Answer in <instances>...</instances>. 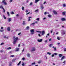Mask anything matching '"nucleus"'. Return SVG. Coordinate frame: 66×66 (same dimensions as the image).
<instances>
[{"mask_svg":"<svg viewBox=\"0 0 66 66\" xmlns=\"http://www.w3.org/2000/svg\"><path fill=\"white\" fill-rule=\"evenodd\" d=\"M8 21L9 22H10L11 21V20H12V19L11 18H8Z\"/></svg>","mask_w":66,"mask_h":66,"instance_id":"nucleus-10","label":"nucleus"},{"mask_svg":"<svg viewBox=\"0 0 66 66\" xmlns=\"http://www.w3.org/2000/svg\"><path fill=\"white\" fill-rule=\"evenodd\" d=\"M4 38H7V39H8V37H6V36H4Z\"/></svg>","mask_w":66,"mask_h":66,"instance_id":"nucleus-24","label":"nucleus"},{"mask_svg":"<svg viewBox=\"0 0 66 66\" xmlns=\"http://www.w3.org/2000/svg\"><path fill=\"white\" fill-rule=\"evenodd\" d=\"M10 57H14V55H11L10 56Z\"/></svg>","mask_w":66,"mask_h":66,"instance_id":"nucleus-40","label":"nucleus"},{"mask_svg":"<svg viewBox=\"0 0 66 66\" xmlns=\"http://www.w3.org/2000/svg\"><path fill=\"white\" fill-rule=\"evenodd\" d=\"M39 0H35V3H37V2L39 1Z\"/></svg>","mask_w":66,"mask_h":66,"instance_id":"nucleus-19","label":"nucleus"},{"mask_svg":"<svg viewBox=\"0 0 66 66\" xmlns=\"http://www.w3.org/2000/svg\"><path fill=\"white\" fill-rule=\"evenodd\" d=\"M22 10H24V7H22Z\"/></svg>","mask_w":66,"mask_h":66,"instance_id":"nucleus-45","label":"nucleus"},{"mask_svg":"<svg viewBox=\"0 0 66 66\" xmlns=\"http://www.w3.org/2000/svg\"><path fill=\"white\" fill-rule=\"evenodd\" d=\"M66 4H64L63 5V7H66Z\"/></svg>","mask_w":66,"mask_h":66,"instance_id":"nucleus-21","label":"nucleus"},{"mask_svg":"<svg viewBox=\"0 0 66 66\" xmlns=\"http://www.w3.org/2000/svg\"><path fill=\"white\" fill-rule=\"evenodd\" d=\"M36 20H38V21H39V18H37L36 19Z\"/></svg>","mask_w":66,"mask_h":66,"instance_id":"nucleus-34","label":"nucleus"},{"mask_svg":"<svg viewBox=\"0 0 66 66\" xmlns=\"http://www.w3.org/2000/svg\"><path fill=\"white\" fill-rule=\"evenodd\" d=\"M27 56L28 57H30V54H29V53H28L27 54Z\"/></svg>","mask_w":66,"mask_h":66,"instance_id":"nucleus-12","label":"nucleus"},{"mask_svg":"<svg viewBox=\"0 0 66 66\" xmlns=\"http://www.w3.org/2000/svg\"><path fill=\"white\" fill-rule=\"evenodd\" d=\"M36 32L39 33H42V32L40 31H37Z\"/></svg>","mask_w":66,"mask_h":66,"instance_id":"nucleus-26","label":"nucleus"},{"mask_svg":"<svg viewBox=\"0 0 66 66\" xmlns=\"http://www.w3.org/2000/svg\"><path fill=\"white\" fill-rule=\"evenodd\" d=\"M38 63H41V61H38Z\"/></svg>","mask_w":66,"mask_h":66,"instance_id":"nucleus-44","label":"nucleus"},{"mask_svg":"<svg viewBox=\"0 0 66 66\" xmlns=\"http://www.w3.org/2000/svg\"><path fill=\"white\" fill-rule=\"evenodd\" d=\"M32 3H31L30 4V5H32Z\"/></svg>","mask_w":66,"mask_h":66,"instance_id":"nucleus-58","label":"nucleus"},{"mask_svg":"<svg viewBox=\"0 0 66 66\" xmlns=\"http://www.w3.org/2000/svg\"><path fill=\"white\" fill-rule=\"evenodd\" d=\"M4 44V43H2L1 44V45H3Z\"/></svg>","mask_w":66,"mask_h":66,"instance_id":"nucleus-49","label":"nucleus"},{"mask_svg":"<svg viewBox=\"0 0 66 66\" xmlns=\"http://www.w3.org/2000/svg\"><path fill=\"white\" fill-rule=\"evenodd\" d=\"M7 15H8V16H10V14H9V12H7Z\"/></svg>","mask_w":66,"mask_h":66,"instance_id":"nucleus-33","label":"nucleus"},{"mask_svg":"<svg viewBox=\"0 0 66 66\" xmlns=\"http://www.w3.org/2000/svg\"><path fill=\"white\" fill-rule=\"evenodd\" d=\"M65 13H66V12H63L62 13L63 15V16H64V15H65Z\"/></svg>","mask_w":66,"mask_h":66,"instance_id":"nucleus-23","label":"nucleus"},{"mask_svg":"<svg viewBox=\"0 0 66 66\" xmlns=\"http://www.w3.org/2000/svg\"><path fill=\"white\" fill-rule=\"evenodd\" d=\"M57 39H58V40H60V38L59 37H57Z\"/></svg>","mask_w":66,"mask_h":66,"instance_id":"nucleus-48","label":"nucleus"},{"mask_svg":"<svg viewBox=\"0 0 66 66\" xmlns=\"http://www.w3.org/2000/svg\"><path fill=\"white\" fill-rule=\"evenodd\" d=\"M0 9H3V12L4 13L5 12V10L3 8V6L2 5L0 6Z\"/></svg>","mask_w":66,"mask_h":66,"instance_id":"nucleus-4","label":"nucleus"},{"mask_svg":"<svg viewBox=\"0 0 66 66\" xmlns=\"http://www.w3.org/2000/svg\"><path fill=\"white\" fill-rule=\"evenodd\" d=\"M13 38H14V41H13V44L14 45H15V44H16V43H17V40L18 39V37H16V38H15V37H14Z\"/></svg>","mask_w":66,"mask_h":66,"instance_id":"nucleus-1","label":"nucleus"},{"mask_svg":"<svg viewBox=\"0 0 66 66\" xmlns=\"http://www.w3.org/2000/svg\"><path fill=\"white\" fill-rule=\"evenodd\" d=\"M47 54H49V55H51V53L50 52H48L47 53Z\"/></svg>","mask_w":66,"mask_h":66,"instance_id":"nucleus-32","label":"nucleus"},{"mask_svg":"<svg viewBox=\"0 0 66 66\" xmlns=\"http://www.w3.org/2000/svg\"><path fill=\"white\" fill-rule=\"evenodd\" d=\"M64 51H66V48H65L64 49Z\"/></svg>","mask_w":66,"mask_h":66,"instance_id":"nucleus-54","label":"nucleus"},{"mask_svg":"<svg viewBox=\"0 0 66 66\" xmlns=\"http://www.w3.org/2000/svg\"><path fill=\"white\" fill-rule=\"evenodd\" d=\"M2 2L3 3L4 5H6V4H7V3L6 2L5 0H2Z\"/></svg>","mask_w":66,"mask_h":66,"instance_id":"nucleus-3","label":"nucleus"},{"mask_svg":"<svg viewBox=\"0 0 66 66\" xmlns=\"http://www.w3.org/2000/svg\"><path fill=\"white\" fill-rule=\"evenodd\" d=\"M12 1H13V0H10V2H11Z\"/></svg>","mask_w":66,"mask_h":66,"instance_id":"nucleus-63","label":"nucleus"},{"mask_svg":"<svg viewBox=\"0 0 66 66\" xmlns=\"http://www.w3.org/2000/svg\"><path fill=\"white\" fill-rule=\"evenodd\" d=\"M21 63V61H20L17 64V65L18 66H19V65H20V64Z\"/></svg>","mask_w":66,"mask_h":66,"instance_id":"nucleus-27","label":"nucleus"},{"mask_svg":"<svg viewBox=\"0 0 66 66\" xmlns=\"http://www.w3.org/2000/svg\"><path fill=\"white\" fill-rule=\"evenodd\" d=\"M54 54L55 55H57V53H54Z\"/></svg>","mask_w":66,"mask_h":66,"instance_id":"nucleus-43","label":"nucleus"},{"mask_svg":"<svg viewBox=\"0 0 66 66\" xmlns=\"http://www.w3.org/2000/svg\"><path fill=\"white\" fill-rule=\"evenodd\" d=\"M59 57H61L63 56V54H59Z\"/></svg>","mask_w":66,"mask_h":66,"instance_id":"nucleus-15","label":"nucleus"},{"mask_svg":"<svg viewBox=\"0 0 66 66\" xmlns=\"http://www.w3.org/2000/svg\"><path fill=\"white\" fill-rule=\"evenodd\" d=\"M3 29V27H1V29Z\"/></svg>","mask_w":66,"mask_h":66,"instance_id":"nucleus-52","label":"nucleus"},{"mask_svg":"<svg viewBox=\"0 0 66 66\" xmlns=\"http://www.w3.org/2000/svg\"><path fill=\"white\" fill-rule=\"evenodd\" d=\"M12 62H10V64H9V66H11L12 65Z\"/></svg>","mask_w":66,"mask_h":66,"instance_id":"nucleus-28","label":"nucleus"},{"mask_svg":"<svg viewBox=\"0 0 66 66\" xmlns=\"http://www.w3.org/2000/svg\"><path fill=\"white\" fill-rule=\"evenodd\" d=\"M22 24L23 25H25V24H26V23H25V21H23Z\"/></svg>","mask_w":66,"mask_h":66,"instance_id":"nucleus-25","label":"nucleus"},{"mask_svg":"<svg viewBox=\"0 0 66 66\" xmlns=\"http://www.w3.org/2000/svg\"><path fill=\"white\" fill-rule=\"evenodd\" d=\"M48 17H51V15H48Z\"/></svg>","mask_w":66,"mask_h":66,"instance_id":"nucleus-51","label":"nucleus"},{"mask_svg":"<svg viewBox=\"0 0 66 66\" xmlns=\"http://www.w3.org/2000/svg\"><path fill=\"white\" fill-rule=\"evenodd\" d=\"M52 57H54V54H52Z\"/></svg>","mask_w":66,"mask_h":66,"instance_id":"nucleus-57","label":"nucleus"},{"mask_svg":"<svg viewBox=\"0 0 66 66\" xmlns=\"http://www.w3.org/2000/svg\"><path fill=\"white\" fill-rule=\"evenodd\" d=\"M16 31H20V29H17L16 30Z\"/></svg>","mask_w":66,"mask_h":66,"instance_id":"nucleus-31","label":"nucleus"},{"mask_svg":"<svg viewBox=\"0 0 66 66\" xmlns=\"http://www.w3.org/2000/svg\"><path fill=\"white\" fill-rule=\"evenodd\" d=\"M53 31V29H52V30H51V33H52Z\"/></svg>","mask_w":66,"mask_h":66,"instance_id":"nucleus-47","label":"nucleus"},{"mask_svg":"<svg viewBox=\"0 0 66 66\" xmlns=\"http://www.w3.org/2000/svg\"><path fill=\"white\" fill-rule=\"evenodd\" d=\"M19 48H16L15 51H19Z\"/></svg>","mask_w":66,"mask_h":66,"instance_id":"nucleus-16","label":"nucleus"},{"mask_svg":"<svg viewBox=\"0 0 66 66\" xmlns=\"http://www.w3.org/2000/svg\"><path fill=\"white\" fill-rule=\"evenodd\" d=\"M3 30H0V32H3Z\"/></svg>","mask_w":66,"mask_h":66,"instance_id":"nucleus-41","label":"nucleus"},{"mask_svg":"<svg viewBox=\"0 0 66 66\" xmlns=\"http://www.w3.org/2000/svg\"><path fill=\"white\" fill-rule=\"evenodd\" d=\"M35 50V47H33L31 50V51H33Z\"/></svg>","mask_w":66,"mask_h":66,"instance_id":"nucleus-11","label":"nucleus"},{"mask_svg":"<svg viewBox=\"0 0 66 66\" xmlns=\"http://www.w3.org/2000/svg\"><path fill=\"white\" fill-rule=\"evenodd\" d=\"M61 20L62 21H65L66 20V19H65V18H61Z\"/></svg>","mask_w":66,"mask_h":66,"instance_id":"nucleus-6","label":"nucleus"},{"mask_svg":"<svg viewBox=\"0 0 66 66\" xmlns=\"http://www.w3.org/2000/svg\"><path fill=\"white\" fill-rule=\"evenodd\" d=\"M26 29H28L29 28V26H28L26 27Z\"/></svg>","mask_w":66,"mask_h":66,"instance_id":"nucleus-42","label":"nucleus"},{"mask_svg":"<svg viewBox=\"0 0 66 66\" xmlns=\"http://www.w3.org/2000/svg\"><path fill=\"white\" fill-rule=\"evenodd\" d=\"M38 42H39V43L40 42H42V41H43V39H38L37 40Z\"/></svg>","mask_w":66,"mask_h":66,"instance_id":"nucleus-8","label":"nucleus"},{"mask_svg":"<svg viewBox=\"0 0 66 66\" xmlns=\"http://www.w3.org/2000/svg\"><path fill=\"white\" fill-rule=\"evenodd\" d=\"M35 62H34L33 63H32L31 64L32 65H35Z\"/></svg>","mask_w":66,"mask_h":66,"instance_id":"nucleus-37","label":"nucleus"},{"mask_svg":"<svg viewBox=\"0 0 66 66\" xmlns=\"http://www.w3.org/2000/svg\"><path fill=\"white\" fill-rule=\"evenodd\" d=\"M38 9H37L35 11V12H38Z\"/></svg>","mask_w":66,"mask_h":66,"instance_id":"nucleus-36","label":"nucleus"},{"mask_svg":"<svg viewBox=\"0 0 66 66\" xmlns=\"http://www.w3.org/2000/svg\"><path fill=\"white\" fill-rule=\"evenodd\" d=\"M53 12L54 14H55V15H57V12H56V11H53Z\"/></svg>","mask_w":66,"mask_h":66,"instance_id":"nucleus-9","label":"nucleus"},{"mask_svg":"<svg viewBox=\"0 0 66 66\" xmlns=\"http://www.w3.org/2000/svg\"><path fill=\"white\" fill-rule=\"evenodd\" d=\"M22 66H25V64L23 62H22Z\"/></svg>","mask_w":66,"mask_h":66,"instance_id":"nucleus-20","label":"nucleus"},{"mask_svg":"<svg viewBox=\"0 0 66 66\" xmlns=\"http://www.w3.org/2000/svg\"><path fill=\"white\" fill-rule=\"evenodd\" d=\"M47 42H48V41L47 40H45L44 41L45 43H47Z\"/></svg>","mask_w":66,"mask_h":66,"instance_id":"nucleus-56","label":"nucleus"},{"mask_svg":"<svg viewBox=\"0 0 66 66\" xmlns=\"http://www.w3.org/2000/svg\"><path fill=\"white\" fill-rule=\"evenodd\" d=\"M40 7L42 9H43L44 8V5L42 4H41L40 5Z\"/></svg>","mask_w":66,"mask_h":66,"instance_id":"nucleus-5","label":"nucleus"},{"mask_svg":"<svg viewBox=\"0 0 66 66\" xmlns=\"http://www.w3.org/2000/svg\"><path fill=\"white\" fill-rule=\"evenodd\" d=\"M30 14V12H29L27 13L26 14V15H28V14Z\"/></svg>","mask_w":66,"mask_h":66,"instance_id":"nucleus-62","label":"nucleus"},{"mask_svg":"<svg viewBox=\"0 0 66 66\" xmlns=\"http://www.w3.org/2000/svg\"><path fill=\"white\" fill-rule=\"evenodd\" d=\"M12 53V51H10V52H9V54H11V53Z\"/></svg>","mask_w":66,"mask_h":66,"instance_id":"nucleus-38","label":"nucleus"},{"mask_svg":"<svg viewBox=\"0 0 66 66\" xmlns=\"http://www.w3.org/2000/svg\"><path fill=\"white\" fill-rule=\"evenodd\" d=\"M11 14H14V12H11Z\"/></svg>","mask_w":66,"mask_h":66,"instance_id":"nucleus-50","label":"nucleus"},{"mask_svg":"<svg viewBox=\"0 0 66 66\" xmlns=\"http://www.w3.org/2000/svg\"><path fill=\"white\" fill-rule=\"evenodd\" d=\"M35 23H32L31 24V25H34V24H35Z\"/></svg>","mask_w":66,"mask_h":66,"instance_id":"nucleus-39","label":"nucleus"},{"mask_svg":"<svg viewBox=\"0 0 66 66\" xmlns=\"http://www.w3.org/2000/svg\"><path fill=\"white\" fill-rule=\"evenodd\" d=\"M22 60H25V58H22Z\"/></svg>","mask_w":66,"mask_h":66,"instance_id":"nucleus-59","label":"nucleus"},{"mask_svg":"<svg viewBox=\"0 0 66 66\" xmlns=\"http://www.w3.org/2000/svg\"><path fill=\"white\" fill-rule=\"evenodd\" d=\"M32 18V16H29L28 17V19H28V20L29 21H30V20H31V19H30V18Z\"/></svg>","mask_w":66,"mask_h":66,"instance_id":"nucleus-14","label":"nucleus"},{"mask_svg":"<svg viewBox=\"0 0 66 66\" xmlns=\"http://www.w3.org/2000/svg\"><path fill=\"white\" fill-rule=\"evenodd\" d=\"M38 36H39V37H40V36H41V35H40V34H38Z\"/></svg>","mask_w":66,"mask_h":66,"instance_id":"nucleus-61","label":"nucleus"},{"mask_svg":"<svg viewBox=\"0 0 66 66\" xmlns=\"http://www.w3.org/2000/svg\"><path fill=\"white\" fill-rule=\"evenodd\" d=\"M29 0L26 1V3H28V2H29Z\"/></svg>","mask_w":66,"mask_h":66,"instance_id":"nucleus-55","label":"nucleus"},{"mask_svg":"<svg viewBox=\"0 0 66 66\" xmlns=\"http://www.w3.org/2000/svg\"><path fill=\"white\" fill-rule=\"evenodd\" d=\"M54 51H56V47H54Z\"/></svg>","mask_w":66,"mask_h":66,"instance_id":"nucleus-60","label":"nucleus"},{"mask_svg":"<svg viewBox=\"0 0 66 66\" xmlns=\"http://www.w3.org/2000/svg\"><path fill=\"white\" fill-rule=\"evenodd\" d=\"M28 12V10H26L25 12L26 13H27V12Z\"/></svg>","mask_w":66,"mask_h":66,"instance_id":"nucleus-53","label":"nucleus"},{"mask_svg":"<svg viewBox=\"0 0 66 66\" xmlns=\"http://www.w3.org/2000/svg\"><path fill=\"white\" fill-rule=\"evenodd\" d=\"M52 45H53V44H50L49 45L50 47H51L52 46Z\"/></svg>","mask_w":66,"mask_h":66,"instance_id":"nucleus-22","label":"nucleus"},{"mask_svg":"<svg viewBox=\"0 0 66 66\" xmlns=\"http://www.w3.org/2000/svg\"><path fill=\"white\" fill-rule=\"evenodd\" d=\"M16 61V59H13L12 60V62H15Z\"/></svg>","mask_w":66,"mask_h":66,"instance_id":"nucleus-35","label":"nucleus"},{"mask_svg":"<svg viewBox=\"0 0 66 66\" xmlns=\"http://www.w3.org/2000/svg\"><path fill=\"white\" fill-rule=\"evenodd\" d=\"M47 13V12H45L44 13V15H46Z\"/></svg>","mask_w":66,"mask_h":66,"instance_id":"nucleus-46","label":"nucleus"},{"mask_svg":"<svg viewBox=\"0 0 66 66\" xmlns=\"http://www.w3.org/2000/svg\"><path fill=\"white\" fill-rule=\"evenodd\" d=\"M34 30L32 29V30H30V31L32 34H33L34 33Z\"/></svg>","mask_w":66,"mask_h":66,"instance_id":"nucleus-7","label":"nucleus"},{"mask_svg":"<svg viewBox=\"0 0 66 66\" xmlns=\"http://www.w3.org/2000/svg\"><path fill=\"white\" fill-rule=\"evenodd\" d=\"M46 4V2H45L43 3V4Z\"/></svg>","mask_w":66,"mask_h":66,"instance_id":"nucleus-64","label":"nucleus"},{"mask_svg":"<svg viewBox=\"0 0 66 66\" xmlns=\"http://www.w3.org/2000/svg\"><path fill=\"white\" fill-rule=\"evenodd\" d=\"M44 34H45V31H43L42 32V35H44Z\"/></svg>","mask_w":66,"mask_h":66,"instance_id":"nucleus-17","label":"nucleus"},{"mask_svg":"<svg viewBox=\"0 0 66 66\" xmlns=\"http://www.w3.org/2000/svg\"><path fill=\"white\" fill-rule=\"evenodd\" d=\"M3 18H4V19H6V17H5V15H3Z\"/></svg>","mask_w":66,"mask_h":66,"instance_id":"nucleus-30","label":"nucleus"},{"mask_svg":"<svg viewBox=\"0 0 66 66\" xmlns=\"http://www.w3.org/2000/svg\"><path fill=\"white\" fill-rule=\"evenodd\" d=\"M61 34H62V35L65 34V33H66V32L65 31L63 30H61Z\"/></svg>","mask_w":66,"mask_h":66,"instance_id":"nucleus-2","label":"nucleus"},{"mask_svg":"<svg viewBox=\"0 0 66 66\" xmlns=\"http://www.w3.org/2000/svg\"><path fill=\"white\" fill-rule=\"evenodd\" d=\"M7 30L8 31H10L11 29H10V27H8L7 28Z\"/></svg>","mask_w":66,"mask_h":66,"instance_id":"nucleus-13","label":"nucleus"},{"mask_svg":"<svg viewBox=\"0 0 66 66\" xmlns=\"http://www.w3.org/2000/svg\"><path fill=\"white\" fill-rule=\"evenodd\" d=\"M7 50H9L10 49H11V47H8L7 48Z\"/></svg>","mask_w":66,"mask_h":66,"instance_id":"nucleus-29","label":"nucleus"},{"mask_svg":"<svg viewBox=\"0 0 66 66\" xmlns=\"http://www.w3.org/2000/svg\"><path fill=\"white\" fill-rule=\"evenodd\" d=\"M64 58H65V56H63L61 59V60H63V59H64Z\"/></svg>","mask_w":66,"mask_h":66,"instance_id":"nucleus-18","label":"nucleus"}]
</instances>
